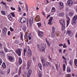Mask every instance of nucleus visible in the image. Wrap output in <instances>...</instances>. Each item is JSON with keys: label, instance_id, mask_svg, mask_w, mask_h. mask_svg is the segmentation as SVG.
<instances>
[{"label": "nucleus", "instance_id": "1", "mask_svg": "<svg viewBox=\"0 0 77 77\" xmlns=\"http://www.w3.org/2000/svg\"><path fill=\"white\" fill-rule=\"evenodd\" d=\"M41 60L42 62L43 66L45 67L46 66H51V63L48 62H47L46 64H45V62H44V58L42 57H41Z\"/></svg>", "mask_w": 77, "mask_h": 77}, {"label": "nucleus", "instance_id": "2", "mask_svg": "<svg viewBox=\"0 0 77 77\" xmlns=\"http://www.w3.org/2000/svg\"><path fill=\"white\" fill-rule=\"evenodd\" d=\"M25 54L26 56H27L29 57H30L32 56V51L28 52V51L26 52V50L24 49V56H25Z\"/></svg>", "mask_w": 77, "mask_h": 77}, {"label": "nucleus", "instance_id": "3", "mask_svg": "<svg viewBox=\"0 0 77 77\" xmlns=\"http://www.w3.org/2000/svg\"><path fill=\"white\" fill-rule=\"evenodd\" d=\"M41 49H40V51H45V48L46 47V46L44 44L42 43L41 45Z\"/></svg>", "mask_w": 77, "mask_h": 77}, {"label": "nucleus", "instance_id": "4", "mask_svg": "<svg viewBox=\"0 0 77 77\" xmlns=\"http://www.w3.org/2000/svg\"><path fill=\"white\" fill-rule=\"evenodd\" d=\"M77 19V15L73 17L72 20V23L76 24V20Z\"/></svg>", "mask_w": 77, "mask_h": 77}, {"label": "nucleus", "instance_id": "5", "mask_svg": "<svg viewBox=\"0 0 77 77\" xmlns=\"http://www.w3.org/2000/svg\"><path fill=\"white\" fill-rule=\"evenodd\" d=\"M22 51V49L21 48L19 49L17 51H16V53L19 56H21V51Z\"/></svg>", "mask_w": 77, "mask_h": 77}, {"label": "nucleus", "instance_id": "6", "mask_svg": "<svg viewBox=\"0 0 77 77\" xmlns=\"http://www.w3.org/2000/svg\"><path fill=\"white\" fill-rule=\"evenodd\" d=\"M21 23H26V19L24 17H22L21 18L20 20Z\"/></svg>", "mask_w": 77, "mask_h": 77}, {"label": "nucleus", "instance_id": "7", "mask_svg": "<svg viewBox=\"0 0 77 77\" xmlns=\"http://www.w3.org/2000/svg\"><path fill=\"white\" fill-rule=\"evenodd\" d=\"M67 3L69 6H72L73 5V2L71 0H68L67 1Z\"/></svg>", "mask_w": 77, "mask_h": 77}, {"label": "nucleus", "instance_id": "8", "mask_svg": "<svg viewBox=\"0 0 77 77\" xmlns=\"http://www.w3.org/2000/svg\"><path fill=\"white\" fill-rule=\"evenodd\" d=\"M38 34L40 37H43V32L38 30Z\"/></svg>", "mask_w": 77, "mask_h": 77}, {"label": "nucleus", "instance_id": "9", "mask_svg": "<svg viewBox=\"0 0 77 77\" xmlns=\"http://www.w3.org/2000/svg\"><path fill=\"white\" fill-rule=\"evenodd\" d=\"M7 29V28H3V35L4 36H5L6 35V31H7V30L6 29Z\"/></svg>", "mask_w": 77, "mask_h": 77}, {"label": "nucleus", "instance_id": "10", "mask_svg": "<svg viewBox=\"0 0 77 77\" xmlns=\"http://www.w3.org/2000/svg\"><path fill=\"white\" fill-rule=\"evenodd\" d=\"M32 73V70H28L27 74V76L28 77H30L31 74Z\"/></svg>", "mask_w": 77, "mask_h": 77}, {"label": "nucleus", "instance_id": "11", "mask_svg": "<svg viewBox=\"0 0 77 77\" xmlns=\"http://www.w3.org/2000/svg\"><path fill=\"white\" fill-rule=\"evenodd\" d=\"M60 6V9H62L63 8V3L62 2H60V3L59 4Z\"/></svg>", "mask_w": 77, "mask_h": 77}, {"label": "nucleus", "instance_id": "12", "mask_svg": "<svg viewBox=\"0 0 77 77\" xmlns=\"http://www.w3.org/2000/svg\"><path fill=\"white\" fill-rule=\"evenodd\" d=\"M30 65H31V60H29L27 62V66L26 69H29V68L30 66Z\"/></svg>", "mask_w": 77, "mask_h": 77}, {"label": "nucleus", "instance_id": "13", "mask_svg": "<svg viewBox=\"0 0 77 77\" xmlns=\"http://www.w3.org/2000/svg\"><path fill=\"white\" fill-rule=\"evenodd\" d=\"M62 31L63 32L64 30L65 29V25H64L63 23L62 24Z\"/></svg>", "mask_w": 77, "mask_h": 77}, {"label": "nucleus", "instance_id": "14", "mask_svg": "<svg viewBox=\"0 0 77 77\" xmlns=\"http://www.w3.org/2000/svg\"><path fill=\"white\" fill-rule=\"evenodd\" d=\"M8 58L9 60H10V62H11V61H12L13 60H14V58H13L11 56H9Z\"/></svg>", "mask_w": 77, "mask_h": 77}, {"label": "nucleus", "instance_id": "15", "mask_svg": "<svg viewBox=\"0 0 77 77\" xmlns=\"http://www.w3.org/2000/svg\"><path fill=\"white\" fill-rule=\"evenodd\" d=\"M29 21L30 24H33V19L32 18V19H29Z\"/></svg>", "mask_w": 77, "mask_h": 77}, {"label": "nucleus", "instance_id": "16", "mask_svg": "<svg viewBox=\"0 0 77 77\" xmlns=\"http://www.w3.org/2000/svg\"><path fill=\"white\" fill-rule=\"evenodd\" d=\"M67 19H68L67 21V26H68V25H69V17H67Z\"/></svg>", "mask_w": 77, "mask_h": 77}, {"label": "nucleus", "instance_id": "17", "mask_svg": "<svg viewBox=\"0 0 77 77\" xmlns=\"http://www.w3.org/2000/svg\"><path fill=\"white\" fill-rule=\"evenodd\" d=\"M69 63L70 65L71 66H72V64H73V61L72 60H70L69 61Z\"/></svg>", "mask_w": 77, "mask_h": 77}, {"label": "nucleus", "instance_id": "18", "mask_svg": "<svg viewBox=\"0 0 77 77\" xmlns=\"http://www.w3.org/2000/svg\"><path fill=\"white\" fill-rule=\"evenodd\" d=\"M8 18L10 20V21H11L12 20V16H11V15H9L8 17Z\"/></svg>", "mask_w": 77, "mask_h": 77}, {"label": "nucleus", "instance_id": "19", "mask_svg": "<svg viewBox=\"0 0 77 77\" xmlns=\"http://www.w3.org/2000/svg\"><path fill=\"white\" fill-rule=\"evenodd\" d=\"M66 33H67V34H69V35H71V34H72V33L71 32V31L68 30L66 32Z\"/></svg>", "mask_w": 77, "mask_h": 77}, {"label": "nucleus", "instance_id": "20", "mask_svg": "<svg viewBox=\"0 0 77 77\" xmlns=\"http://www.w3.org/2000/svg\"><path fill=\"white\" fill-rule=\"evenodd\" d=\"M74 15V13L72 12H71L69 13V16L70 17H72Z\"/></svg>", "mask_w": 77, "mask_h": 77}, {"label": "nucleus", "instance_id": "21", "mask_svg": "<svg viewBox=\"0 0 77 77\" xmlns=\"http://www.w3.org/2000/svg\"><path fill=\"white\" fill-rule=\"evenodd\" d=\"M2 66L4 68H5L6 67V64H5V63H3L2 65Z\"/></svg>", "mask_w": 77, "mask_h": 77}, {"label": "nucleus", "instance_id": "22", "mask_svg": "<svg viewBox=\"0 0 77 77\" xmlns=\"http://www.w3.org/2000/svg\"><path fill=\"white\" fill-rule=\"evenodd\" d=\"M59 15L60 17H63L64 15V13H61L59 14Z\"/></svg>", "mask_w": 77, "mask_h": 77}, {"label": "nucleus", "instance_id": "23", "mask_svg": "<svg viewBox=\"0 0 77 77\" xmlns=\"http://www.w3.org/2000/svg\"><path fill=\"white\" fill-rule=\"evenodd\" d=\"M37 24L38 26V27L39 28H40V27H41V23H37Z\"/></svg>", "mask_w": 77, "mask_h": 77}, {"label": "nucleus", "instance_id": "24", "mask_svg": "<svg viewBox=\"0 0 77 77\" xmlns=\"http://www.w3.org/2000/svg\"><path fill=\"white\" fill-rule=\"evenodd\" d=\"M67 70L68 72H71V69L69 67H67Z\"/></svg>", "mask_w": 77, "mask_h": 77}, {"label": "nucleus", "instance_id": "25", "mask_svg": "<svg viewBox=\"0 0 77 77\" xmlns=\"http://www.w3.org/2000/svg\"><path fill=\"white\" fill-rule=\"evenodd\" d=\"M38 66L40 68L41 70V69H42V65L41 64H38Z\"/></svg>", "mask_w": 77, "mask_h": 77}, {"label": "nucleus", "instance_id": "26", "mask_svg": "<svg viewBox=\"0 0 77 77\" xmlns=\"http://www.w3.org/2000/svg\"><path fill=\"white\" fill-rule=\"evenodd\" d=\"M75 64L76 66H77V60L75 59L74 60Z\"/></svg>", "mask_w": 77, "mask_h": 77}, {"label": "nucleus", "instance_id": "27", "mask_svg": "<svg viewBox=\"0 0 77 77\" xmlns=\"http://www.w3.org/2000/svg\"><path fill=\"white\" fill-rule=\"evenodd\" d=\"M51 11L52 12H55V8L54 7L52 8Z\"/></svg>", "mask_w": 77, "mask_h": 77}, {"label": "nucleus", "instance_id": "28", "mask_svg": "<svg viewBox=\"0 0 77 77\" xmlns=\"http://www.w3.org/2000/svg\"><path fill=\"white\" fill-rule=\"evenodd\" d=\"M55 66H56L57 69V70H58V69H59V68L60 67V66H59L58 67V66L57 64H55Z\"/></svg>", "mask_w": 77, "mask_h": 77}, {"label": "nucleus", "instance_id": "29", "mask_svg": "<svg viewBox=\"0 0 77 77\" xmlns=\"http://www.w3.org/2000/svg\"><path fill=\"white\" fill-rule=\"evenodd\" d=\"M53 17H51L49 20V21H50V22H51L52 21V20H53Z\"/></svg>", "mask_w": 77, "mask_h": 77}, {"label": "nucleus", "instance_id": "30", "mask_svg": "<svg viewBox=\"0 0 77 77\" xmlns=\"http://www.w3.org/2000/svg\"><path fill=\"white\" fill-rule=\"evenodd\" d=\"M42 73H41V72H39L38 74V77H42Z\"/></svg>", "mask_w": 77, "mask_h": 77}, {"label": "nucleus", "instance_id": "31", "mask_svg": "<svg viewBox=\"0 0 77 77\" xmlns=\"http://www.w3.org/2000/svg\"><path fill=\"white\" fill-rule=\"evenodd\" d=\"M54 30H55V28L54 27H52V33H54Z\"/></svg>", "mask_w": 77, "mask_h": 77}, {"label": "nucleus", "instance_id": "32", "mask_svg": "<svg viewBox=\"0 0 77 77\" xmlns=\"http://www.w3.org/2000/svg\"><path fill=\"white\" fill-rule=\"evenodd\" d=\"M45 40H46V42H47V43L48 44V46H50V44L48 43V40H47V38H45Z\"/></svg>", "mask_w": 77, "mask_h": 77}, {"label": "nucleus", "instance_id": "33", "mask_svg": "<svg viewBox=\"0 0 77 77\" xmlns=\"http://www.w3.org/2000/svg\"><path fill=\"white\" fill-rule=\"evenodd\" d=\"M38 16H36V18H35V20H36V21H40V20H39L38 19V18L39 17H37Z\"/></svg>", "mask_w": 77, "mask_h": 77}, {"label": "nucleus", "instance_id": "34", "mask_svg": "<svg viewBox=\"0 0 77 77\" xmlns=\"http://www.w3.org/2000/svg\"><path fill=\"white\" fill-rule=\"evenodd\" d=\"M61 21L62 22V24L65 25V21L63 20H62Z\"/></svg>", "mask_w": 77, "mask_h": 77}, {"label": "nucleus", "instance_id": "35", "mask_svg": "<svg viewBox=\"0 0 77 77\" xmlns=\"http://www.w3.org/2000/svg\"><path fill=\"white\" fill-rule=\"evenodd\" d=\"M63 70L65 71V64L63 65Z\"/></svg>", "mask_w": 77, "mask_h": 77}, {"label": "nucleus", "instance_id": "36", "mask_svg": "<svg viewBox=\"0 0 77 77\" xmlns=\"http://www.w3.org/2000/svg\"><path fill=\"white\" fill-rule=\"evenodd\" d=\"M63 46V48H66V47H67V46L66 45V44H65V43H64V45Z\"/></svg>", "mask_w": 77, "mask_h": 77}, {"label": "nucleus", "instance_id": "37", "mask_svg": "<svg viewBox=\"0 0 77 77\" xmlns=\"http://www.w3.org/2000/svg\"><path fill=\"white\" fill-rule=\"evenodd\" d=\"M11 14L12 15V17H15V14H14V13H11Z\"/></svg>", "mask_w": 77, "mask_h": 77}, {"label": "nucleus", "instance_id": "38", "mask_svg": "<svg viewBox=\"0 0 77 77\" xmlns=\"http://www.w3.org/2000/svg\"><path fill=\"white\" fill-rule=\"evenodd\" d=\"M19 62L20 63V64L21 65V63H22V60H20L19 61Z\"/></svg>", "mask_w": 77, "mask_h": 77}, {"label": "nucleus", "instance_id": "39", "mask_svg": "<svg viewBox=\"0 0 77 77\" xmlns=\"http://www.w3.org/2000/svg\"><path fill=\"white\" fill-rule=\"evenodd\" d=\"M66 77H71V75H70V74H67L66 75Z\"/></svg>", "mask_w": 77, "mask_h": 77}, {"label": "nucleus", "instance_id": "40", "mask_svg": "<svg viewBox=\"0 0 77 77\" xmlns=\"http://www.w3.org/2000/svg\"><path fill=\"white\" fill-rule=\"evenodd\" d=\"M11 10H12V11L15 10V8H13V7H11Z\"/></svg>", "mask_w": 77, "mask_h": 77}, {"label": "nucleus", "instance_id": "41", "mask_svg": "<svg viewBox=\"0 0 77 77\" xmlns=\"http://www.w3.org/2000/svg\"><path fill=\"white\" fill-rule=\"evenodd\" d=\"M1 3L3 5H4V6H6V3L3 2H2Z\"/></svg>", "mask_w": 77, "mask_h": 77}, {"label": "nucleus", "instance_id": "42", "mask_svg": "<svg viewBox=\"0 0 77 77\" xmlns=\"http://www.w3.org/2000/svg\"><path fill=\"white\" fill-rule=\"evenodd\" d=\"M25 38L26 39H27L28 38V36L27 35H25Z\"/></svg>", "mask_w": 77, "mask_h": 77}, {"label": "nucleus", "instance_id": "43", "mask_svg": "<svg viewBox=\"0 0 77 77\" xmlns=\"http://www.w3.org/2000/svg\"><path fill=\"white\" fill-rule=\"evenodd\" d=\"M1 12L2 14H3L4 15H5V12L4 11H2Z\"/></svg>", "mask_w": 77, "mask_h": 77}, {"label": "nucleus", "instance_id": "44", "mask_svg": "<svg viewBox=\"0 0 77 77\" xmlns=\"http://www.w3.org/2000/svg\"><path fill=\"white\" fill-rule=\"evenodd\" d=\"M10 29L11 32H13V31H14V29L13 28H12V27H11L10 28Z\"/></svg>", "mask_w": 77, "mask_h": 77}, {"label": "nucleus", "instance_id": "45", "mask_svg": "<svg viewBox=\"0 0 77 77\" xmlns=\"http://www.w3.org/2000/svg\"><path fill=\"white\" fill-rule=\"evenodd\" d=\"M52 37H54L55 36V34H54L53 33H52Z\"/></svg>", "mask_w": 77, "mask_h": 77}, {"label": "nucleus", "instance_id": "46", "mask_svg": "<svg viewBox=\"0 0 77 77\" xmlns=\"http://www.w3.org/2000/svg\"><path fill=\"white\" fill-rule=\"evenodd\" d=\"M2 63V60L1 59H0V65H1Z\"/></svg>", "mask_w": 77, "mask_h": 77}, {"label": "nucleus", "instance_id": "47", "mask_svg": "<svg viewBox=\"0 0 77 77\" xmlns=\"http://www.w3.org/2000/svg\"><path fill=\"white\" fill-rule=\"evenodd\" d=\"M21 71H19V73L18 74V75H20L21 74Z\"/></svg>", "mask_w": 77, "mask_h": 77}, {"label": "nucleus", "instance_id": "48", "mask_svg": "<svg viewBox=\"0 0 77 77\" xmlns=\"http://www.w3.org/2000/svg\"><path fill=\"white\" fill-rule=\"evenodd\" d=\"M49 21V22H48V24H49V25H51V22H50V21Z\"/></svg>", "mask_w": 77, "mask_h": 77}, {"label": "nucleus", "instance_id": "49", "mask_svg": "<svg viewBox=\"0 0 77 77\" xmlns=\"http://www.w3.org/2000/svg\"><path fill=\"white\" fill-rule=\"evenodd\" d=\"M63 45L60 43L59 44V46L60 47H62V46H63Z\"/></svg>", "mask_w": 77, "mask_h": 77}, {"label": "nucleus", "instance_id": "50", "mask_svg": "<svg viewBox=\"0 0 77 77\" xmlns=\"http://www.w3.org/2000/svg\"><path fill=\"white\" fill-rule=\"evenodd\" d=\"M10 72V69H9L7 71V74H9Z\"/></svg>", "mask_w": 77, "mask_h": 77}, {"label": "nucleus", "instance_id": "51", "mask_svg": "<svg viewBox=\"0 0 77 77\" xmlns=\"http://www.w3.org/2000/svg\"><path fill=\"white\" fill-rule=\"evenodd\" d=\"M68 44L69 45V44H70V42H69V40L68 39Z\"/></svg>", "mask_w": 77, "mask_h": 77}, {"label": "nucleus", "instance_id": "52", "mask_svg": "<svg viewBox=\"0 0 77 77\" xmlns=\"http://www.w3.org/2000/svg\"><path fill=\"white\" fill-rule=\"evenodd\" d=\"M4 50L6 52H8V50H7V48H4Z\"/></svg>", "mask_w": 77, "mask_h": 77}, {"label": "nucleus", "instance_id": "53", "mask_svg": "<svg viewBox=\"0 0 77 77\" xmlns=\"http://www.w3.org/2000/svg\"><path fill=\"white\" fill-rule=\"evenodd\" d=\"M28 38H29V40H31V37H30V36H29V35Z\"/></svg>", "mask_w": 77, "mask_h": 77}, {"label": "nucleus", "instance_id": "54", "mask_svg": "<svg viewBox=\"0 0 77 77\" xmlns=\"http://www.w3.org/2000/svg\"><path fill=\"white\" fill-rule=\"evenodd\" d=\"M23 45V43H20L19 44V45Z\"/></svg>", "mask_w": 77, "mask_h": 77}, {"label": "nucleus", "instance_id": "55", "mask_svg": "<svg viewBox=\"0 0 77 77\" xmlns=\"http://www.w3.org/2000/svg\"><path fill=\"white\" fill-rule=\"evenodd\" d=\"M50 17V15L49 14L47 17V19H48V18H49V17Z\"/></svg>", "mask_w": 77, "mask_h": 77}, {"label": "nucleus", "instance_id": "56", "mask_svg": "<svg viewBox=\"0 0 77 77\" xmlns=\"http://www.w3.org/2000/svg\"><path fill=\"white\" fill-rule=\"evenodd\" d=\"M26 10L27 12H28V11H29V10H28V7L26 8Z\"/></svg>", "mask_w": 77, "mask_h": 77}, {"label": "nucleus", "instance_id": "57", "mask_svg": "<svg viewBox=\"0 0 77 77\" xmlns=\"http://www.w3.org/2000/svg\"><path fill=\"white\" fill-rule=\"evenodd\" d=\"M59 52L60 53H62V50L61 49H59Z\"/></svg>", "mask_w": 77, "mask_h": 77}, {"label": "nucleus", "instance_id": "58", "mask_svg": "<svg viewBox=\"0 0 77 77\" xmlns=\"http://www.w3.org/2000/svg\"><path fill=\"white\" fill-rule=\"evenodd\" d=\"M10 33H11V32H10V31H8V35H10Z\"/></svg>", "mask_w": 77, "mask_h": 77}, {"label": "nucleus", "instance_id": "59", "mask_svg": "<svg viewBox=\"0 0 77 77\" xmlns=\"http://www.w3.org/2000/svg\"><path fill=\"white\" fill-rule=\"evenodd\" d=\"M23 30H26V28L25 27H23Z\"/></svg>", "mask_w": 77, "mask_h": 77}, {"label": "nucleus", "instance_id": "60", "mask_svg": "<svg viewBox=\"0 0 77 77\" xmlns=\"http://www.w3.org/2000/svg\"><path fill=\"white\" fill-rule=\"evenodd\" d=\"M28 50L29 51H28V52H30V51H31V49H28Z\"/></svg>", "mask_w": 77, "mask_h": 77}, {"label": "nucleus", "instance_id": "61", "mask_svg": "<svg viewBox=\"0 0 77 77\" xmlns=\"http://www.w3.org/2000/svg\"><path fill=\"white\" fill-rule=\"evenodd\" d=\"M18 9L19 11V12H20V11H21V8H20V7H19Z\"/></svg>", "mask_w": 77, "mask_h": 77}, {"label": "nucleus", "instance_id": "62", "mask_svg": "<svg viewBox=\"0 0 77 77\" xmlns=\"http://www.w3.org/2000/svg\"><path fill=\"white\" fill-rule=\"evenodd\" d=\"M72 76L73 77H75V74L74 73L72 74Z\"/></svg>", "mask_w": 77, "mask_h": 77}, {"label": "nucleus", "instance_id": "63", "mask_svg": "<svg viewBox=\"0 0 77 77\" xmlns=\"http://www.w3.org/2000/svg\"><path fill=\"white\" fill-rule=\"evenodd\" d=\"M16 44H18V41L17 40L16 42Z\"/></svg>", "mask_w": 77, "mask_h": 77}, {"label": "nucleus", "instance_id": "64", "mask_svg": "<svg viewBox=\"0 0 77 77\" xmlns=\"http://www.w3.org/2000/svg\"><path fill=\"white\" fill-rule=\"evenodd\" d=\"M65 51H66V50L65 49L64 50V51H63V53H64V54H65Z\"/></svg>", "mask_w": 77, "mask_h": 77}]
</instances>
